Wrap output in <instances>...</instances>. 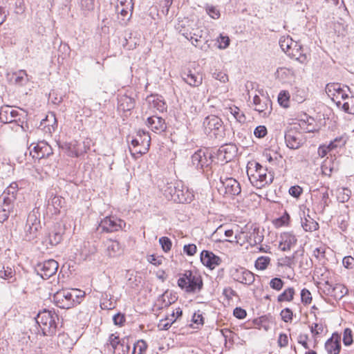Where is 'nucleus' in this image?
<instances>
[{
    "instance_id": "obj_57",
    "label": "nucleus",
    "mask_w": 354,
    "mask_h": 354,
    "mask_svg": "<svg viewBox=\"0 0 354 354\" xmlns=\"http://www.w3.org/2000/svg\"><path fill=\"white\" fill-rule=\"evenodd\" d=\"M289 93L286 91H281L278 95V102L283 107L288 106Z\"/></svg>"
},
{
    "instance_id": "obj_32",
    "label": "nucleus",
    "mask_w": 354,
    "mask_h": 354,
    "mask_svg": "<svg viewBox=\"0 0 354 354\" xmlns=\"http://www.w3.org/2000/svg\"><path fill=\"white\" fill-rule=\"evenodd\" d=\"M301 225L306 232H313L318 229L319 224L309 215L301 218Z\"/></svg>"
},
{
    "instance_id": "obj_54",
    "label": "nucleus",
    "mask_w": 354,
    "mask_h": 354,
    "mask_svg": "<svg viewBox=\"0 0 354 354\" xmlns=\"http://www.w3.org/2000/svg\"><path fill=\"white\" fill-rule=\"evenodd\" d=\"M212 76L214 79L218 80L221 83H226L229 80L227 73L222 71L215 70V71L212 73Z\"/></svg>"
},
{
    "instance_id": "obj_1",
    "label": "nucleus",
    "mask_w": 354,
    "mask_h": 354,
    "mask_svg": "<svg viewBox=\"0 0 354 354\" xmlns=\"http://www.w3.org/2000/svg\"><path fill=\"white\" fill-rule=\"evenodd\" d=\"M247 174L251 184L261 189L272 183L274 174L257 162H249L247 166Z\"/></svg>"
},
{
    "instance_id": "obj_52",
    "label": "nucleus",
    "mask_w": 354,
    "mask_h": 354,
    "mask_svg": "<svg viewBox=\"0 0 354 354\" xmlns=\"http://www.w3.org/2000/svg\"><path fill=\"white\" fill-rule=\"evenodd\" d=\"M64 198L61 196H55L50 199V205L53 206L55 212H59V208L62 207L64 204Z\"/></svg>"
},
{
    "instance_id": "obj_16",
    "label": "nucleus",
    "mask_w": 354,
    "mask_h": 354,
    "mask_svg": "<svg viewBox=\"0 0 354 354\" xmlns=\"http://www.w3.org/2000/svg\"><path fill=\"white\" fill-rule=\"evenodd\" d=\"M286 146L291 149H297L304 143L303 135L301 132L290 129L285 133Z\"/></svg>"
},
{
    "instance_id": "obj_4",
    "label": "nucleus",
    "mask_w": 354,
    "mask_h": 354,
    "mask_svg": "<svg viewBox=\"0 0 354 354\" xmlns=\"http://www.w3.org/2000/svg\"><path fill=\"white\" fill-rule=\"evenodd\" d=\"M58 316L55 311L44 310L39 312L37 317V323L40 326L43 335L51 336L55 333Z\"/></svg>"
},
{
    "instance_id": "obj_38",
    "label": "nucleus",
    "mask_w": 354,
    "mask_h": 354,
    "mask_svg": "<svg viewBox=\"0 0 354 354\" xmlns=\"http://www.w3.org/2000/svg\"><path fill=\"white\" fill-rule=\"evenodd\" d=\"M12 80L15 84L24 85L28 82V75L24 70L19 71L12 74Z\"/></svg>"
},
{
    "instance_id": "obj_22",
    "label": "nucleus",
    "mask_w": 354,
    "mask_h": 354,
    "mask_svg": "<svg viewBox=\"0 0 354 354\" xmlns=\"http://www.w3.org/2000/svg\"><path fill=\"white\" fill-rule=\"evenodd\" d=\"M135 100L133 97L127 95H120L118 97V108L122 111H129L135 106Z\"/></svg>"
},
{
    "instance_id": "obj_36",
    "label": "nucleus",
    "mask_w": 354,
    "mask_h": 354,
    "mask_svg": "<svg viewBox=\"0 0 354 354\" xmlns=\"http://www.w3.org/2000/svg\"><path fill=\"white\" fill-rule=\"evenodd\" d=\"M347 293L348 289L344 285L337 283L333 287V294L330 297H334L335 299H341Z\"/></svg>"
},
{
    "instance_id": "obj_55",
    "label": "nucleus",
    "mask_w": 354,
    "mask_h": 354,
    "mask_svg": "<svg viewBox=\"0 0 354 354\" xmlns=\"http://www.w3.org/2000/svg\"><path fill=\"white\" fill-rule=\"evenodd\" d=\"M346 143V140L343 137H339L334 139L333 141H331L326 147H328V151H330L337 147H341L344 146Z\"/></svg>"
},
{
    "instance_id": "obj_14",
    "label": "nucleus",
    "mask_w": 354,
    "mask_h": 354,
    "mask_svg": "<svg viewBox=\"0 0 354 354\" xmlns=\"http://www.w3.org/2000/svg\"><path fill=\"white\" fill-rule=\"evenodd\" d=\"M192 163L198 169L207 167L212 163L211 154L206 149H198L192 156Z\"/></svg>"
},
{
    "instance_id": "obj_26",
    "label": "nucleus",
    "mask_w": 354,
    "mask_h": 354,
    "mask_svg": "<svg viewBox=\"0 0 354 354\" xmlns=\"http://www.w3.org/2000/svg\"><path fill=\"white\" fill-rule=\"evenodd\" d=\"M325 348L328 354H338L340 351V339L337 335H333L325 344Z\"/></svg>"
},
{
    "instance_id": "obj_61",
    "label": "nucleus",
    "mask_w": 354,
    "mask_h": 354,
    "mask_svg": "<svg viewBox=\"0 0 354 354\" xmlns=\"http://www.w3.org/2000/svg\"><path fill=\"white\" fill-rule=\"evenodd\" d=\"M343 342L344 345L349 346L353 342L352 331L349 328H346L343 334Z\"/></svg>"
},
{
    "instance_id": "obj_12",
    "label": "nucleus",
    "mask_w": 354,
    "mask_h": 354,
    "mask_svg": "<svg viewBox=\"0 0 354 354\" xmlns=\"http://www.w3.org/2000/svg\"><path fill=\"white\" fill-rule=\"evenodd\" d=\"M222 185L219 191L223 192L225 197H233L241 193V189L239 183L233 178H227L221 181Z\"/></svg>"
},
{
    "instance_id": "obj_41",
    "label": "nucleus",
    "mask_w": 354,
    "mask_h": 354,
    "mask_svg": "<svg viewBox=\"0 0 354 354\" xmlns=\"http://www.w3.org/2000/svg\"><path fill=\"white\" fill-rule=\"evenodd\" d=\"M147 101L151 108L156 109L160 112L163 111L165 109V102L156 96H151L148 97Z\"/></svg>"
},
{
    "instance_id": "obj_19",
    "label": "nucleus",
    "mask_w": 354,
    "mask_h": 354,
    "mask_svg": "<svg viewBox=\"0 0 354 354\" xmlns=\"http://www.w3.org/2000/svg\"><path fill=\"white\" fill-rule=\"evenodd\" d=\"M201 261L204 266L210 269H214L221 263V259L219 257L207 250L202 251Z\"/></svg>"
},
{
    "instance_id": "obj_9",
    "label": "nucleus",
    "mask_w": 354,
    "mask_h": 354,
    "mask_svg": "<svg viewBox=\"0 0 354 354\" xmlns=\"http://www.w3.org/2000/svg\"><path fill=\"white\" fill-rule=\"evenodd\" d=\"M126 225L125 222L113 216L104 217L100 223L98 229L104 232H114L122 230Z\"/></svg>"
},
{
    "instance_id": "obj_47",
    "label": "nucleus",
    "mask_w": 354,
    "mask_h": 354,
    "mask_svg": "<svg viewBox=\"0 0 354 354\" xmlns=\"http://www.w3.org/2000/svg\"><path fill=\"white\" fill-rule=\"evenodd\" d=\"M147 348V344L145 341L140 339L133 344L132 354H144Z\"/></svg>"
},
{
    "instance_id": "obj_59",
    "label": "nucleus",
    "mask_w": 354,
    "mask_h": 354,
    "mask_svg": "<svg viewBox=\"0 0 354 354\" xmlns=\"http://www.w3.org/2000/svg\"><path fill=\"white\" fill-rule=\"evenodd\" d=\"M121 342L122 339H120L118 336L115 334H111L108 339L107 345H110L113 351L115 348L121 344Z\"/></svg>"
},
{
    "instance_id": "obj_49",
    "label": "nucleus",
    "mask_w": 354,
    "mask_h": 354,
    "mask_svg": "<svg viewBox=\"0 0 354 354\" xmlns=\"http://www.w3.org/2000/svg\"><path fill=\"white\" fill-rule=\"evenodd\" d=\"M205 12L212 19H218L220 16H221V13H220V10L219 9L214 6H212V5H206L205 6Z\"/></svg>"
},
{
    "instance_id": "obj_37",
    "label": "nucleus",
    "mask_w": 354,
    "mask_h": 354,
    "mask_svg": "<svg viewBox=\"0 0 354 354\" xmlns=\"http://www.w3.org/2000/svg\"><path fill=\"white\" fill-rule=\"evenodd\" d=\"M343 103L341 102L340 108L346 113L349 114H354V97L349 96L343 100Z\"/></svg>"
},
{
    "instance_id": "obj_3",
    "label": "nucleus",
    "mask_w": 354,
    "mask_h": 354,
    "mask_svg": "<svg viewBox=\"0 0 354 354\" xmlns=\"http://www.w3.org/2000/svg\"><path fill=\"white\" fill-rule=\"evenodd\" d=\"M77 292L81 293V291L77 289L59 290L54 294L53 301L56 306L60 308H71L80 303V298L82 295L77 294Z\"/></svg>"
},
{
    "instance_id": "obj_30",
    "label": "nucleus",
    "mask_w": 354,
    "mask_h": 354,
    "mask_svg": "<svg viewBox=\"0 0 354 354\" xmlns=\"http://www.w3.org/2000/svg\"><path fill=\"white\" fill-rule=\"evenodd\" d=\"M18 115V112L10 106L3 108L0 111V120L3 123H10Z\"/></svg>"
},
{
    "instance_id": "obj_20",
    "label": "nucleus",
    "mask_w": 354,
    "mask_h": 354,
    "mask_svg": "<svg viewBox=\"0 0 354 354\" xmlns=\"http://www.w3.org/2000/svg\"><path fill=\"white\" fill-rule=\"evenodd\" d=\"M180 187L178 189V203H190L194 199V193L192 189H190L183 181H180Z\"/></svg>"
},
{
    "instance_id": "obj_56",
    "label": "nucleus",
    "mask_w": 354,
    "mask_h": 354,
    "mask_svg": "<svg viewBox=\"0 0 354 354\" xmlns=\"http://www.w3.org/2000/svg\"><path fill=\"white\" fill-rule=\"evenodd\" d=\"M319 284L320 286L319 288L324 291V292L326 295L331 296V295L333 294V290L334 287L333 285L330 284L327 280H323V281H320Z\"/></svg>"
},
{
    "instance_id": "obj_28",
    "label": "nucleus",
    "mask_w": 354,
    "mask_h": 354,
    "mask_svg": "<svg viewBox=\"0 0 354 354\" xmlns=\"http://www.w3.org/2000/svg\"><path fill=\"white\" fill-rule=\"evenodd\" d=\"M18 184L13 182L4 190L1 196V199L3 201H9L14 203L16 200Z\"/></svg>"
},
{
    "instance_id": "obj_39",
    "label": "nucleus",
    "mask_w": 354,
    "mask_h": 354,
    "mask_svg": "<svg viewBox=\"0 0 354 354\" xmlns=\"http://www.w3.org/2000/svg\"><path fill=\"white\" fill-rule=\"evenodd\" d=\"M78 6L84 15L91 12L95 8V0H78Z\"/></svg>"
},
{
    "instance_id": "obj_7",
    "label": "nucleus",
    "mask_w": 354,
    "mask_h": 354,
    "mask_svg": "<svg viewBox=\"0 0 354 354\" xmlns=\"http://www.w3.org/2000/svg\"><path fill=\"white\" fill-rule=\"evenodd\" d=\"M203 127L205 133L211 137L217 138L222 136L223 122L216 115H211L206 117L203 121Z\"/></svg>"
},
{
    "instance_id": "obj_48",
    "label": "nucleus",
    "mask_w": 354,
    "mask_h": 354,
    "mask_svg": "<svg viewBox=\"0 0 354 354\" xmlns=\"http://www.w3.org/2000/svg\"><path fill=\"white\" fill-rule=\"evenodd\" d=\"M270 263V258L268 257H260L255 261V268L257 270H264Z\"/></svg>"
},
{
    "instance_id": "obj_35",
    "label": "nucleus",
    "mask_w": 354,
    "mask_h": 354,
    "mask_svg": "<svg viewBox=\"0 0 354 354\" xmlns=\"http://www.w3.org/2000/svg\"><path fill=\"white\" fill-rule=\"evenodd\" d=\"M276 77L279 80L283 82H286L291 80L294 76V72L292 70L286 68L281 67L277 69L276 73Z\"/></svg>"
},
{
    "instance_id": "obj_34",
    "label": "nucleus",
    "mask_w": 354,
    "mask_h": 354,
    "mask_svg": "<svg viewBox=\"0 0 354 354\" xmlns=\"http://www.w3.org/2000/svg\"><path fill=\"white\" fill-rule=\"evenodd\" d=\"M116 10L122 17L120 19V23L121 25L125 26L131 17L133 8L127 9L126 6H117Z\"/></svg>"
},
{
    "instance_id": "obj_42",
    "label": "nucleus",
    "mask_w": 354,
    "mask_h": 354,
    "mask_svg": "<svg viewBox=\"0 0 354 354\" xmlns=\"http://www.w3.org/2000/svg\"><path fill=\"white\" fill-rule=\"evenodd\" d=\"M130 348L129 339L127 338H123L122 339L121 344L115 348L113 353V354H129Z\"/></svg>"
},
{
    "instance_id": "obj_2",
    "label": "nucleus",
    "mask_w": 354,
    "mask_h": 354,
    "mask_svg": "<svg viewBox=\"0 0 354 354\" xmlns=\"http://www.w3.org/2000/svg\"><path fill=\"white\" fill-rule=\"evenodd\" d=\"M203 286L202 278L196 272L185 270L184 273L179 274L178 287L187 294L199 292Z\"/></svg>"
},
{
    "instance_id": "obj_21",
    "label": "nucleus",
    "mask_w": 354,
    "mask_h": 354,
    "mask_svg": "<svg viewBox=\"0 0 354 354\" xmlns=\"http://www.w3.org/2000/svg\"><path fill=\"white\" fill-rule=\"evenodd\" d=\"M194 32L184 31L182 29L179 30L181 35L187 40L190 41L191 43L196 47H200L203 43L202 38V30L196 28L192 30Z\"/></svg>"
},
{
    "instance_id": "obj_18",
    "label": "nucleus",
    "mask_w": 354,
    "mask_h": 354,
    "mask_svg": "<svg viewBox=\"0 0 354 354\" xmlns=\"http://www.w3.org/2000/svg\"><path fill=\"white\" fill-rule=\"evenodd\" d=\"M183 80L191 86L196 87L202 84L203 75L198 72L189 69L183 71L181 73Z\"/></svg>"
},
{
    "instance_id": "obj_13",
    "label": "nucleus",
    "mask_w": 354,
    "mask_h": 354,
    "mask_svg": "<svg viewBox=\"0 0 354 354\" xmlns=\"http://www.w3.org/2000/svg\"><path fill=\"white\" fill-rule=\"evenodd\" d=\"M151 137L148 132L144 130H139L137 133L136 137L131 140L132 147H138L142 145V149L139 151H136L139 155L145 154L148 152L150 147Z\"/></svg>"
},
{
    "instance_id": "obj_10",
    "label": "nucleus",
    "mask_w": 354,
    "mask_h": 354,
    "mask_svg": "<svg viewBox=\"0 0 354 354\" xmlns=\"http://www.w3.org/2000/svg\"><path fill=\"white\" fill-rule=\"evenodd\" d=\"M41 228L40 220L35 212L29 214L25 226L24 239L30 241L37 237L39 230Z\"/></svg>"
},
{
    "instance_id": "obj_62",
    "label": "nucleus",
    "mask_w": 354,
    "mask_h": 354,
    "mask_svg": "<svg viewBox=\"0 0 354 354\" xmlns=\"http://www.w3.org/2000/svg\"><path fill=\"white\" fill-rule=\"evenodd\" d=\"M270 287L276 290H280L283 288V281L280 278H273L270 282Z\"/></svg>"
},
{
    "instance_id": "obj_31",
    "label": "nucleus",
    "mask_w": 354,
    "mask_h": 354,
    "mask_svg": "<svg viewBox=\"0 0 354 354\" xmlns=\"http://www.w3.org/2000/svg\"><path fill=\"white\" fill-rule=\"evenodd\" d=\"M14 203L9 201H3L0 203V222L6 221L12 211Z\"/></svg>"
},
{
    "instance_id": "obj_24",
    "label": "nucleus",
    "mask_w": 354,
    "mask_h": 354,
    "mask_svg": "<svg viewBox=\"0 0 354 354\" xmlns=\"http://www.w3.org/2000/svg\"><path fill=\"white\" fill-rule=\"evenodd\" d=\"M147 125L154 132H162L166 129L165 120L158 116H151L147 118Z\"/></svg>"
},
{
    "instance_id": "obj_63",
    "label": "nucleus",
    "mask_w": 354,
    "mask_h": 354,
    "mask_svg": "<svg viewBox=\"0 0 354 354\" xmlns=\"http://www.w3.org/2000/svg\"><path fill=\"white\" fill-rule=\"evenodd\" d=\"M159 243L161 245V247L165 252H168L171 250L172 243H171V240L169 238L161 237L159 239Z\"/></svg>"
},
{
    "instance_id": "obj_33",
    "label": "nucleus",
    "mask_w": 354,
    "mask_h": 354,
    "mask_svg": "<svg viewBox=\"0 0 354 354\" xmlns=\"http://www.w3.org/2000/svg\"><path fill=\"white\" fill-rule=\"evenodd\" d=\"M297 41L292 40V39L287 35V36H282L279 39V46L281 48V50L288 55L291 50L292 49V47L295 45Z\"/></svg>"
},
{
    "instance_id": "obj_58",
    "label": "nucleus",
    "mask_w": 354,
    "mask_h": 354,
    "mask_svg": "<svg viewBox=\"0 0 354 354\" xmlns=\"http://www.w3.org/2000/svg\"><path fill=\"white\" fill-rule=\"evenodd\" d=\"M171 316H172V318L170 319L167 318L165 320H163V319L160 320V323L158 324V327L162 329V330H167V329H169L171 327V324L173 323H174L176 322V318L173 319V318L174 317V313H173Z\"/></svg>"
},
{
    "instance_id": "obj_64",
    "label": "nucleus",
    "mask_w": 354,
    "mask_h": 354,
    "mask_svg": "<svg viewBox=\"0 0 354 354\" xmlns=\"http://www.w3.org/2000/svg\"><path fill=\"white\" fill-rule=\"evenodd\" d=\"M342 264L346 269L351 270L354 268V258L351 256L344 257L342 259Z\"/></svg>"
},
{
    "instance_id": "obj_43",
    "label": "nucleus",
    "mask_w": 354,
    "mask_h": 354,
    "mask_svg": "<svg viewBox=\"0 0 354 354\" xmlns=\"http://www.w3.org/2000/svg\"><path fill=\"white\" fill-rule=\"evenodd\" d=\"M292 97L295 102L301 103L306 99L307 93L304 88L296 86L293 88Z\"/></svg>"
},
{
    "instance_id": "obj_29",
    "label": "nucleus",
    "mask_w": 354,
    "mask_h": 354,
    "mask_svg": "<svg viewBox=\"0 0 354 354\" xmlns=\"http://www.w3.org/2000/svg\"><path fill=\"white\" fill-rule=\"evenodd\" d=\"M106 254L109 257H115L121 253V246L118 241L108 239L104 242Z\"/></svg>"
},
{
    "instance_id": "obj_8",
    "label": "nucleus",
    "mask_w": 354,
    "mask_h": 354,
    "mask_svg": "<svg viewBox=\"0 0 354 354\" xmlns=\"http://www.w3.org/2000/svg\"><path fill=\"white\" fill-rule=\"evenodd\" d=\"M253 105L254 106V111H257L259 115L262 118H268L272 113V102L266 95H262L259 96L255 95L253 97Z\"/></svg>"
},
{
    "instance_id": "obj_46",
    "label": "nucleus",
    "mask_w": 354,
    "mask_h": 354,
    "mask_svg": "<svg viewBox=\"0 0 354 354\" xmlns=\"http://www.w3.org/2000/svg\"><path fill=\"white\" fill-rule=\"evenodd\" d=\"M335 168L334 163L332 162V159L327 158L322 165V174L330 176Z\"/></svg>"
},
{
    "instance_id": "obj_17",
    "label": "nucleus",
    "mask_w": 354,
    "mask_h": 354,
    "mask_svg": "<svg viewBox=\"0 0 354 354\" xmlns=\"http://www.w3.org/2000/svg\"><path fill=\"white\" fill-rule=\"evenodd\" d=\"M231 274L235 281L245 285H251L254 281V274L243 268L232 270Z\"/></svg>"
},
{
    "instance_id": "obj_5",
    "label": "nucleus",
    "mask_w": 354,
    "mask_h": 354,
    "mask_svg": "<svg viewBox=\"0 0 354 354\" xmlns=\"http://www.w3.org/2000/svg\"><path fill=\"white\" fill-rule=\"evenodd\" d=\"M235 239L236 242L241 245H243L245 243L255 245L262 242L263 236L259 233L257 227L246 225L239 233L235 235Z\"/></svg>"
},
{
    "instance_id": "obj_51",
    "label": "nucleus",
    "mask_w": 354,
    "mask_h": 354,
    "mask_svg": "<svg viewBox=\"0 0 354 354\" xmlns=\"http://www.w3.org/2000/svg\"><path fill=\"white\" fill-rule=\"evenodd\" d=\"M351 194V191L346 187H342L338 189L337 198L340 202L344 203L347 201Z\"/></svg>"
},
{
    "instance_id": "obj_11",
    "label": "nucleus",
    "mask_w": 354,
    "mask_h": 354,
    "mask_svg": "<svg viewBox=\"0 0 354 354\" xmlns=\"http://www.w3.org/2000/svg\"><path fill=\"white\" fill-rule=\"evenodd\" d=\"M59 264L54 259H49L37 264L36 270L44 279H47L54 275L58 269Z\"/></svg>"
},
{
    "instance_id": "obj_40",
    "label": "nucleus",
    "mask_w": 354,
    "mask_h": 354,
    "mask_svg": "<svg viewBox=\"0 0 354 354\" xmlns=\"http://www.w3.org/2000/svg\"><path fill=\"white\" fill-rule=\"evenodd\" d=\"M229 113L233 118L239 122L243 123L245 121V116L244 113L237 106H233L227 109Z\"/></svg>"
},
{
    "instance_id": "obj_50",
    "label": "nucleus",
    "mask_w": 354,
    "mask_h": 354,
    "mask_svg": "<svg viewBox=\"0 0 354 354\" xmlns=\"http://www.w3.org/2000/svg\"><path fill=\"white\" fill-rule=\"evenodd\" d=\"M15 270L10 267H3V270H0V277L6 280L15 279Z\"/></svg>"
},
{
    "instance_id": "obj_6",
    "label": "nucleus",
    "mask_w": 354,
    "mask_h": 354,
    "mask_svg": "<svg viewBox=\"0 0 354 354\" xmlns=\"http://www.w3.org/2000/svg\"><path fill=\"white\" fill-rule=\"evenodd\" d=\"M350 88L339 83H329L326 86L328 96L340 108L342 100L348 97Z\"/></svg>"
},
{
    "instance_id": "obj_44",
    "label": "nucleus",
    "mask_w": 354,
    "mask_h": 354,
    "mask_svg": "<svg viewBox=\"0 0 354 354\" xmlns=\"http://www.w3.org/2000/svg\"><path fill=\"white\" fill-rule=\"evenodd\" d=\"M295 290L293 288H288L278 296L277 301L279 302L290 301L293 299Z\"/></svg>"
},
{
    "instance_id": "obj_15",
    "label": "nucleus",
    "mask_w": 354,
    "mask_h": 354,
    "mask_svg": "<svg viewBox=\"0 0 354 354\" xmlns=\"http://www.w3.org/2000/svg\"><path fill=\"white\" fill-rule=\"evenodd\" d=\"M30 149L32 158L37 159L48 157L53 153L51 147L46 141H40L37 144H32Z\"/></svg>"
},
{
    "instance_id": "obj_25",
    "label": "nucleus",
    "mask_w": 354,
    "mask_h": 354,
    "mask_svg": "<svg viewBox=\"0 0 354 354\" xmlns=\"http://www.w3.org/2000/svg\"><path fill=\"white\" fill-rule=\"evenodd\" d=\"M297 241V238L292 233H283L281 235V241H280L279 247L283 251L290 250L292 248L295 246Z\"/></svg>"
},
{
    "instance_id": "obj_45",
    "label": "nucleus",
    "mask_w": 354,
    "mask_h": 354,
    "mask_svg": "<svg viewBox=\"0 0 354 354\" xmlns=\"http://www.w3.org/2000/svg\"><path fill=\"white\" fill-rule=\"evenodd\" d=\"M263 158L270 163L274 164L279 159L281 158V156L277 153L276 151L268 150L263 152Z\"/></svg>"
},
{
    "instance_id": "obj_23",
    "label": "nucleus",
    "mask_w": 354,
    "mask_h": 354,
    "mask_svg": "<svg viewBox=\"0 0 354 354\" xmlns=\"http://www.w3.org/2000/svg\"><path fill=\"white\" fill-rule=\"evenodd\" d=\"M57 125L55 115L53 113H50L46 115L45 119L41 120L39 127L46 133L51 134L53 131H55Z\"/></svg>"
},
{
    "instance_id": "obj_27",
    "label": "nucleus",
    "mask_w": 354,
    "mask_h": 354,
    "mask_svg": "<svg viewBox=\"0 0 354 354\" xmlns=\"http://www.w3.org/2000/svg\"><path fill=\"white\" fill-rule=\"evenodd\" d=\"M288 55L291 58L295 59L301 64L306 63L308 60L307 55L306 53H304L302 46L298 42H296L295 45L292 47V49Z\"/></svg>"
},
{
    "instance_id": "obj_60",
    "label": "nucleus",
    "mask_w": 354,
    "mask_h": 354,
    "mask_svg": "<svg viewBox=\"0 0 354 354\" xmlns=\"http://www.w3.org/2000/svg\"><path fill=\"white\" fill-rule=\"evenodd\" d=\"M71 343V339L66 334H59L57 338V344L59 346L65 347Z\"/></svg>"
},
{
    "instance_id": "obj_53",
    "label": "nucleus",
    "mask_w": 354,
    "mask_h": 354,
    "mask_svg": "<svg viewBox=\"0 0 354 354\" xmlns=\"http://www.w3.org/2000/svg\"><path fill=\"white\" fill-rule=\"evenodd\" d=\"M218 43V48L219 49H225L227 48L230 42V39L228 36L224 35L223 34H220L219 37L216 40Z\"/></svg>"
}]
</instances>
